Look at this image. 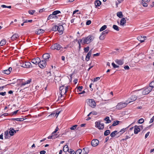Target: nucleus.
<instances>
[{
	"label": "nucleus",
	"mask_w": 154,
	"mask_h": 154,
	"mask_svg": "<svg viewBox=\"0 0 154 154\" xmlns=\"http://www.w3.org/2000/svg\"><path fill=\"white\" fill-rule=\"evenodd\" d=\"M94 38L93 35H89L86 37L82 38L81 39H79L78 41L79 47H80V43L82 44H88L92 41Z\"/></svg>",
	"instance_id": "nucleus-1"
},
{
	"label": "nucleus",
	"mask_w": 154,
	"mask_h": 154,
	"mask_svg": "<svg viewBox=\"0 0 154 154\" xmlns=\"http://www.w3.org/2000/svg\"><path fill=\"white\" fill-rule=\"evenodd\" d=\"M20 65L22 67L26 68H30L32 67L31 63L28 62L21 61L20 62Z\"/></svg>",
	"instance_id": "nucleus-2"
},
{
	"label": "nucleus",
	"mask_w": 154,
	"mask_h": 154,
	"mask_svg": "<svg viewBox=\"0 0 154 154\" xmlns=\"http://www.w3.org/2000/svg\"><path fill=\"white\" fill-rule=\"evenodd\" d=\"M68 87H64V86H61L60 88V96L59 97V98H61L63 95L65 94L67 91ZM61 99V98H60Z\"/></svg>",
	"instance_id": "nucleus-3"
},
{
	"label": "nucleus",
	"mask_w": 154,
	"mask_h": 154,
	"mask_svg": "<svg viewBox=\"0 0 154 154\" xmlns=\"http://www.w3.org/2000/svg\"><path fill=\"white\" fill-rule=\"evenodd\" d=\"M152 88L149 85V86L145 88L140 90H142V92L143 95H146L148 94L152 90Z\"/></svg>",
	"instance_id": "nucleus-4"
},
{
	"label": "nucleus",
	"mask_w": 154,
	"mask_h": 154,
	"mask_svg": "<svg viewBox=\"0 0 154 154\" xmlns=\"http://www.w3.org/2000/svg\"><path fill=\"white\" fill-rule=\"evenodd\" d=\"M87 104L91 107H94L96 105V103L94 100L88 99L86 100Z\"/></svg>",
	"instance_id": "nucleus-5"
},
{
	"label": "nucleus",
	"mask_w": 154,
	"mask_h": 154,
	"mask_svg": "<svg viewBox=\"0 0 154 154\" xmlns=\"http://www.w3.org/2000/svg\"><path fill=\"white\" fill-rule=\"evenodd\" d=\"M128 103L125 102V103L121 102L118 103L116 106V109L119 110L125 107Z\"/></svg>",
	"instance_id": "nucleus-6"
},
{
	"label": "nucleus",
	"mask_w": 154,
	"mask_h": 154,
	"mask_svg": "<svg viewBox=\"0 0 154 154\" xmlns=\"http://www.w3.org/2000/svg\"><path fill=\"white\" fill-rule=\"evenodd\" d=\"M46 62L45 60H43L41 61L40 59V62L38 63L39 67L42 69L45 67L46 65Z\"/></svg>",
	"instance_id": "nucleus-7"
},
{
	"label": "nucleus",
	"mask_w": 154,
	"mask_h": 154,
	"mask_svg": "<svg viewBox=\"0 0 154 154\" xmlns=\"http://www.w3.org/2000/svg\"><path fill=\"white\" fill-rule=\"evenodd\" d=\"M95 126L100 130H103L104 128V124L97 122H95Z\"/></svg>",
	"instance_id": "nucleus-8"
},
{
	"label": "nucleus",
	"mask_w": 154,
	"mask_h": 154,
	"mask_svg": "<svg viewBox=\"0 0 154 154\" xmlns=\"http://www.w3.org/2000/svg\"><path fill=\"white\" fill-rule=\"evenodd\" d=\"M61 47L60 45L57 43H55L52 45L51 48L52 50L56 49L59 50L61 48Z\"/></svg>",
	"instance_id": "nucleus-9"
},
{
	"label": "nucleus",
	"mask_w": 154,
	"mask_h": 154,
	"mask_svg": "<svg viewBox=\"0 0 154 154\" xmlns=\"http://www.w3.org/2000/svg\"><path fill=\"white\" fill-rule=\"evenodd\" d=\"M137 99V97L135 95H133L131 96L130 98H129L126 101V102L128 104L134 101L135 100Z\"/></svg>",
	"instance_id": "nucleus-10"
},
{
	"label": "nucleus",
	"mask_w": 154,
	"mask_h": 154,
	"mask_svg": "<svg viewBox=\"0 0 154 154\" xmlns=\"http://www.w3.org/2000/svg\"><path fill=\"white\" fill-rule=\"evenodd\" d=\"M99 141L97 139H93L91 141V145L94 147L97 146L99 144Z\"/></svg>",
	"instance_id": "nucleus-11"
},
{
	"label": "nucleus",
	"mask_w": 154,
	"mask_h": 154,
	"mask_svg": "<svg viewBox=\"0 0 154 154\" xmlns=\"http://www.w3.org/2000/svg\"><path fill=\"white\" fill-rule=\"evenodd\" d=\"M108 33V31L107 30H106L103 31L101 34L100 35L99 38L100 40H103L104 39L105 37L103 35H105L107 34Z\"/></svg>",
	"instance_id": "nucleus-12"
},
{
	"label": "nucleus",
	"mask_w": 154,
	"mask_h": 154,
	"mask_svg": "<svg viewBox=\"0 0 154 154\" xmlns=\"http://www.w3.org/2000/svg\"><path fill=\"white\" fill-rule=\"evenodd\" d=\"M40 62V58L38 57H37L36 58H34L32 60L31 62L36 65L38 64Z\"/></svg>",
	"instance_id": "nucleus-13"
},
{
	"label": "nucleus",
	"mask_w": 154,
	"mask_h": 154,
	"mask_svg": "<svg viewBox=\"0 0 154 154\" xmlns=\"http://www.w3.org/2000/svg\"><path fill=\"white\" fill-rule=\"evenodd\" d=\"M43 60H45L46 61H48V60L50 57V54L48 53H46L43 55L42 56Z\"/></svg>",
	"instance_id": "nucleus-14"
},
{
	"label": "nucleus",
	"mask_w": 154,
	"mask_h": 154,
	"mask_svg": "<svg viewBox=\"0 0 154 154\" xmlns=\"http://www.w3.org/2000/svg\"><path fill=\"white\" fill-rule=\"evenodd\" d=\"M58 30L57 31L61 34L63 33V31L64 30V28L63 26L62 25H60L58 26Z\"/></svg>",
	"instance_id": "nucleus-15"
},
{
	"label": "nucleus",
	"mask_w": 154,
	"mask_h": 154,
	"mask_svg": "<svg viewBox=\"0 0 154 154\" xmlns=\"http://www.w3.org/2000/svg\"><path fill=\"white\" fill-rule=\"evenodd\" d=\"M16 132V131L14 130L13 128H11L9 132L11 136H13L15 133Z\"/></svg>",
	"instance_id": "nucleus-16"
},
{
	"label": "nucleus",
	"mask_w": 154,
	"mask_h": 154,
	"mask_svg": "<svg viewBox=\"0 0 154 154\" xmlns=\"http://www.w3.org/2000/svg\"><path fill=\"white\" fill-rule=\"evenodd\" d=\"M44 32V30L41 29H38L35 31V33L38 35H40L43 33Z\"/></svg>",
	"instance_id": "nucleus-17"
},
{
	"label": "nucleus",
	"mask_w": 154,
	"mask_h": 154,
	"mask_svg": "<svg viewBox=\"0 0 154 154\" xmlns=\"http://www.w3.org/2000/svg\"><path fill=\"white\" fill-rule=\"evenodd\" d=\"M19 36V35L17 34H15L12 35L11 37V38L12 41H14Z\"/></svg>",
	"instance_id": "nucleus-18"
},
{
	"label": "nucleus",
	"mask_w": 154,
	"mask_h": 154,
	"mask_svg": "<svg viewBox=\"0 0 154 154\" xmlns=\"http://www.w3.org/2000/svg\"><path fill=\"white\" fill-rule=\"evenodd\" d=\"M140 131V129L139 126L135 125L134 126V133L135 134H137Z\"/></svg>",
	"instance_id": "nucleus-19"
},
{
	"label": "nucleus",
	"mask_w": 154,
	"mask_h": 154,
	"mask_svg": "<svg viewBox=\"0 0 154 154\" xmlns=\"http://www.w3.org/2000/svg\"><path fill=\"white\" fill-rule=\"evenodd\" d=\"M12 70V68L11 67H9L8 69L4 70L3 71V72L6 74H9L11 71Z\"/></svg>",
	"instance_id": "nucleus-20"
},
{
	"label": "nucleus",
	"mask_w": 154,
	"mask_h": 154,
	"mask_svg": "<svg viewBox=\"0 0 154 154\" xmlns=\"http://www.w3.org/2000/svg\"><path fill=\"white\" fill-rule=\"evenodd\" d=\"M60 112V111H57L56 112V114L55 112L51 114L50 115H49L48 117H50L51 116H57V117Z\"/></svg>",
	"instance_id": "nucleus-21"
},
{
	"label": "nucleus",
	"mask_w": 154,
	"mask_h": 154,
	"mask_svg": "<svg viewBox=\"0 0 154 154\" xmlns=\"http://www.w3.org/2000/svg\"><path fill=\"white\" fill-rule=\"evenodd\" d=\"M115 62L120 65H122L124 63V61L121 60L117 59L115 60Z\"/></svg>",
	"instance_id": "nucleus-22"
},
{
	"label": "nucleus",
	"mask_w": 154,
	"mask_h": 154,
	"mask_svg": "<svg viewBox=\"0 0 154 154\" xmlns=\"http://www.w3.org/2000/svg\"><path fill=\"white\" fill-rule=\"evenodd\" d=\"M126 20L125 18H122L120 20V25L121 26H123L126 23Z\"/></svg>",
	"instance_id": "nucleus-23"
},
{
	"label": "nucleus",
	"mask_w": 154,
	"mask_h": 154,
	"mask_svg": "<svg viewBox=\"0 0 154 154\" xmlns=\"http://www.w3.org/2000/svg\"><path fill=\"white\" fill-rule=\"evenodd\" d=\"M137 39L141 43L144 42L145 40V39H143V36L141 35L138 36L137 38Z\"/></svg>",
	"instance_id": "nucleus-24"
},
{
	"label": "nucleus",
	"mask_w": 154,
	"mask_h": 154,
	"mask_svg": "<svg viewBox=\"0 0 154 154\" xmlns=\"http://www.w3.org/2000/svg\"><path fill=\"white\" fill-rule=\"evenodd\" d=\"M82 151L83 152L84 151V153L85 154H87L89 152V149L88 147H85L83 148Z\"/></svg>",
	"instance_id": "nucleus-25"
},
{
	"label": "nucleus",
	"mask_w": 154,
	"mask_h": 154,
	"mask_svg": "<svg viewBox=\"0 0 154 154\" xmlns=\"http://www.w3.org/2000/svg\"><path fill=\"white\" fill-rule=\"evenodd\" d=\"M101 3V2L99 0H96L94 2L95 5L96 7L99 6Z\"/></svg>",
	"instance_id": "nucleus-26"
},
{
	"label": "nucleus",
	"mask_w": 154,
	"mask_h": 154,
	"mask_svg": "<svg viewBox=\"0 0 154 154\" xmlns=\"http://www.w3.org/2000/svg\"><path fill=\"white\" fill-rule=\"evenodd\" d=\"M91 55V53H88L87 54L86 57V60L87 61H88L90 58V57Z\"/></svg>",
	"instance_id": "nucleus-27"
},
{
	"label": "nucleus",
	"mask_w": 154,
	"mask_h": 154,
	"mask_svg": "<svg viewBox=\"0 0 154 154\" xmlns=\"http://www.w3.org/2000/svg\"><path fill=\"white\" fill-rule=\"evenodd\" d=\"M69 148L68 146L67 145H65L63 147V150L65 152H66L68 151Z\"/></svg>",
	"instance_id": "nucleus-28"
},
{
	"label": "nucleus",
	"mask_w": 154,
	"mask_h": 154,
	"mask_svg": "<svg viewBox=\"0 0 154 154\" xmlns=\"http://www.w3.org/2000/svg\"><path fill=\"white\" fill-rule=\"evenodd\" d=\"M6 41L4 39H3L0 42V46H2L6 44Z\"/></svg>",
	"instance_id": "nucleus-29"
},
{
	"label": "nucleus",
	"mask_w": 154,
	"mask_h": 154,
	"mask_svg": "<svg viewBox=\"0 0 154 154\" xmlns=\"http://www.w3.org/2000/svg\"><path fill=\"white\" fill-rule=\"evenodd\" d=\"M32 79H30L28 80H27L25 82L23 83L22 84V86H24L26 84H29L31 82Z\"/></svg>",
	"instance_id": "nucleus-30"
},
{
	"label": "nucleus",
	"mask_w": 154,
	"mask_h": 154,
	"mask_svg": "<svg viewBox=\"0 0 154 154\" xmlns=\"http://www.w3.org/2000/svg\"><path fill=\"white\" fill-rule=\"evenodd\" d=\"M117 16L119 18H122L123 16L121 11L118 12L117 13Z\"/></svg>",
	"instance_id": "nucleus-31"
},
{
	"label": "nucleus",
	"mask_w": 154,
	"mask_h": 154,
	"mask_svg": "<svg viewBox=\"0 0 154 154\" xmlns=\"http://www.w3.org/2000/svg\"><path fill=\"white\" fill-rule=\"evenodd\" d=\"M118 134L117 131H115L112 132L110 134V136L112 137H114L116 135V134Z\"/></svg>",
	"instance_id": "nucleus-32"
},
{
	"label": "nucleus",
	"mask_w": 154,
	"mask_h": 154,
	"mask_svg": "<svg viewBox=\"0 0 154 154\" xmlns=\"http://www.w3.org/2000/svg\"><path fill=\"white\" fill-rule=\"evenodd\" d=\"M104 120L106 121V123H109L111 122V121L109 120V117L107 116L104 119Z\"/></svg>",
	"instance_id": "nucleus-33"
},
{
	"label": "nucleus",
	"mask_w": 154,
	"mask_h": 154,
	"mask_svg": "<svg viewBox=\"0 0 154 154\" xmlns=\"http://www.w3.org/2000/svg\"><path fill=\"white\" fill-rule=\"evenodd\" d=\"M123 0H117L116 2V7H118L119 4L121 3Z\"/></svg>",
	"instance_id": "nucleus-34"
},
{
	"label": "nucleus",
	"mask_w": 154,
	"mask_h": 154,
	"mask_svg": "<svg viewBox=\"0 0 154 154\" xmlns=\"http://www.w3.org/2000/svg\"><path fill=\"white\" fill-rule=\"evenodd\" d=\"M12 119L14 120H16L17 121H22L25 119H24V118H19L16 119Z\"/></svg>",
	"instance_id": "nucleus-35"
},
{
	"label": "nucleus",
	"mask_w": 154,
	"mask_h": 154,
	"mask_svg": "<svg viewBox=\"0 0 154 154\" xmlns=\"http://www.w3.org/2000/svg\"><path fill=\"white\" fill-rule=\"evenodd\" d=\"M58 26L57 25H54L52 28V30L54 31H56L58 30Z\"/></svg>",
	"instance_id": "nucleus-36"
},
{
	"label": "nucleus",
	"mask_w": 154,
	"mask_h": 154,
	"mask_svg": "<svg viewBox=\"0 0 154 154\" xmlns=\"http://www.w3.org/2000/svg\"><path fill=\"white\" fill-rule=\"evenodd\" d=\"M107 28V26L106 25L103 26L100 29V31L101 32L105 30Z\"/></svg>",
	"instance_id": "nucleus-37"
},
{
	"label": "nucleus",
	"mask_w": 154,
	"mask_h": 154,
	"mask_svg": "<svg viewBox=\"0 0 154 154\" xmlns=\"http://www.w3.org/2000/svg\"><path fill=\"white\" fill-rule=\"evenodd\" d=\"M125 129L123 128L120 131L118 132V134L121 135L123 134L125 131Z\"/></svg>",
	"instance_id": "nucleus-38"
},
{
	"label": "nucleus",
	"mask_w": 154,
	"mask_h": 154,
	"mask_svg": "<svg viewBox=\"0 0 154 154\" xmlns=\"http://www.w3.org/2000/svg\"><path fill=\"white\" fill-rule=\"evenodd\" d=\"M110 132L109 130H106L104 133V135L106 136H107L110 133Z\"/></svg>",
	"instance_id": "nucleus-39"
},
{
	"label": "nucleus",
	"mask_w": 154,
	"mask_h": 154,
	"mask_svg": "<svg viewBox=\"0 0 154 154\" xmlns=\"http://www.w3.org/2000/svg\"><path fill=\"white\" fill-rule=\"evenodd\" d=\"M113 28L114 29L117 31H119V30L118 26L116 25H113Z\"/></svg>",
	"instance_id": "nucleus-40"
},
{
	"label": "nucleus",
	"mask_w": 154,
	"mask_h": 154,
	"mask_svg": "<svg viewBox=\"0 0 154 154\" xmlns=\"http://www.w3.org/2000/svg\"><path fill=\"white\" fill-rule=\"evenodd\" d=\"M60 13V12L59 11H54L53 13L52 14L54 15V16L55 15Z\"/></svg>",
	"instance_id": "nucleus-41"
},
{
	"label": "nucleus",
	"mask_w": 154,
	"mask_h": 154,
	"mask_svg": "<svg viewBox=\"0 0 154 154\" xmlns=\"http://www.w3.org/2000/svg\"><path fill=\"white\" fill-rule=\"evenodd\" d=\"M119 122V121H114L113 122V123L112 124V126H115L117 125H118Z\"/></svg>",
	"instance_id": "nucleus-42"
},
{
	"label": "nucleus",
	"mask_w": 154,
	"mask_h": 154,
	"mask_svg": "<svg viewBox=\"0 0 154 154\" xmlns=\"http://www.w3.org/2000/svg\"><path fill=\"white\" fill-rule=\"evenodd\" d=\"M82 150L81 149H79L75 152V154H80L82 152Z\"/></svg>",
	"instance_id": "nucleus-43"
},
{
	"label": "nucleus",
	"mask_w": 154,
	"mask_h": 154,
	"mask_svg": "<svg viewBox=\"0 0 154 154\" xmlns=\"http://www.w3.org/2000/svg\"><path fill=\"white\" fill-rule=\"evenodd\" d=\"M54 16L52 14H50V15L48 16V17L47 19L48 20H49L51 18H54Z\"/></svg>",
	"instance_id": "nucleus-44"
},
{
	"label": "nucleus",
	"mask_w": 154,
	"mask_h": 154,
	"mask_svg": "<svg viewBox=\"0 0 154 154\" xmlns=\"http://www.w3.org/2000/svg\"><path fill=\"white\" fill-rule=\"evenodd\" d=\"M89 47L88 46L86 48H84V50L85 52L86 53H87L89 51Z\"/></svg>",
	"instance_id": "nucleus-45"
},
{
	"label": "nucleus",
	"mask_w": 154,
	"mask_h": 154,
	"mask_svg": "<svg viewBox=\"0 0 154 154\" xmlns=\"http://www.w3.org/2000/svg\"><path fill=\"white\" fill-rule=\"evenodd\" d=\"M140 3L144 7H146L147 6V3L145 2H141Z\"/></svg>",
	"instance_id": "nucleus-46"
},
{
	"label": "nucleus",
	"mask_w": 154,
	"mask_h": 154,
	"mask_svg": "<svg viewBox=\"0 0 154 154\" xmlns=\"http://www.w3.org/2000/svg\"><path fill=\"white\" fill-rule=\"evenodd\" d=\"M77 126V125H73V126L71 127L70 128V129L72 130H74L76 128Z\"/></svg>",
	"instance_id": "nucleus-47"
},
{
	"label": "nucleus",
	"mask_w": 154,
	"mask_h": 154,
	"mask_svg": "<svg viewBox=\"0 0 154 154\" xmlns=\"http://www.w3.org/2000/svg\"><path fill=\"white\" fill-rule=\"evenodd\" d=\"M58 130H59V128H58V126H57V127L56 128V129H55V131H53V132L52 133V134H55V133H56V132H57V131Z\"/></svg>",
	"instance_id": "nucleus-48"
},
{
	"label": "nucleus",
	"mask_w": 154,
	"mask_h": 154,
	"mask_svg": "<svg viewBox=\"0 0 154 154\" xmlns=\"http://www.w3.org/2000/svg\"><path fill=\"white\" fill-rule=\"evenodd\" d=\"M144 122V120L143 119H140L138 121V122L139 123H142Z\"/></svg>",
	"instance_id": "nucleus-49"
},
{
	"label": "nucleus",
	"mask_w": 154,
	"mask_h": 154,
	"mask_svg": "<svg viewBox=\"0 0 154 154\" xmlns=\"http://www.w3.org/2000/svg\"><path fill=\"white\" fill-rule=\"evenodd\" d=\"M112 65L114 68H116L119 67V66L115 64L114 63H112Z\"/></svg>",
	"instance_id": "nucleus-50"
},
{
	"label": "nucleus",
	"mask_w": 154,
	"mask_h": 154,
	"mask_svg": "<svg viewBox=\"0 0 154 154\" xmlns=\"http://www.w3.org/2000/svg\"><path fill=\"white\" fill-rule=\"evenodd\" d=\"M35 12V10H31V11H29V13L31 15H33V14Z\"/></svg>",
	"instance_id": "nucleus-51"
},
{
	"label": "nucleus",
	"mask_w": 154,
	"mask_h": 154,
	"mask_svg": "<svg viewBox=\"0 0 154 154\" xmlns=\"http://www.w3.org/2000/svg\"><path fill=\"white\" fill-rule=\"evenodd\" d=\"M9 133L8 131H6L5 132L4 134L5 136V138H7L6 136H7L8 135Z\"/></svg>",
	"instance_id": "nucleus-52"
},
{
	"label": "nucleus",
	"mask_w": 154,
	"mask_h": 154,
	"mask_svg": "<svg viewBox=\"0 0 154 154\" xmlns=\"http://www.w3.org/2000/svg\"><path fill=\"white\" fill-rule=\"evenodd\" d=\"M149 85L152 87V88H154V81L151 82L150 83Z\"/></svg>",
	"instance_id": "nucleus-53"
},
{
	"label": "nucleus",
	"mask_w": 154,
	"mask_h": 154,
	"mask_svg": "<svg viewBox=\"0 0 154 154\" xmlns=\"http://www.w3.org/2000/svg\"><path fill=\"white\" fill-rule=\"evenodd\" d=\"M82 88L83 87L82 86H79L77 88V90H78L79 91H81Z\"/></svg>",
	"instance_id": "nucleus-54"
},
{
	"label": "nucleus",
	"mask_w": 154,
	"mask_h": 154,
	"mask_svg": "<svg viewBox=\"0 0 154 154\" xmlns=\"http://www.w3.org/2000/svg\"><path fill=\"white\" fill-rule=\"evenodd\" d=\"M154 121V116L150 119V120L149 122V123H151L153 122Z\"/></svg>",
	"instance_id": "nucleus-55"
},
{
	"label": "nucleus",
	"mask_w": 154,
	"mask_h": 154,
	"mask_svg": "<svg viewBox=\"0 0 154 154\" xmlns=\"http://www.w3.org/2000/svg\"><path fill=\"white\" fill-rule=\"evenodd\" d=\"M91 23V21L90 20H88L86 22V24L87 25H89Z\"/></svg>",
	"instance_id": "nucleus-56"
},
{
	"label": "nucleus",
	"mask_w": 154,
	"mask_h": 154,
	"mask_svg": "<svg viewBox=\"0 0 154 154\" xmlns=\"http://www.w3.org/2000/svg\"><path fill=\"white\" fill-rule=\"evenodd\" d=\"M69 152L70 153V154H74L75 152L73 150L70 149V151H69Z\"/></svg>",
	"instance_id": "nucleus-57"
},
{
	"label": "nucleus",
	"mask_w": 154,
	"mask_h": 154,
	"mask_svg": "<svg viewBox=\"0 0 154 154\" xmlns=\"http://www.w3.org/2000/svg\"><path fill=\"white\" fill-rule=\"evenodd\" d=\"M100 79V78L99 77H97L94 79V82H96L97 80H99Z\"/></svg>",
	"instance_id": "nucleus-58"
},
{
	"label": "nucleus",
	"mask_w": 154,
	"mask_h": 154,
	"mask_svg": "<svg viewBox=\"0 0 154 154\" xmlns=\"http://www.w3.org/2000/svg\"><path fill=\"white\" fill-rule=\"evenodd\" d=\"M6 93L5 92H0V95L4 96L5 95Z\"/></svg>",
	"instance_id": "nucleus-59"
},
{
	"label": "nucleus",
	"mask_w": 154,
	"mask_h": 154,
	"mask_svg": "<svg viewBox=\"0 0 154 154\" xmlns=\"http://www.w3.org/2000/svg\"><path fill=\"white\" fill-rule=\"evenodd\" d=\"M52 136H53V138L52 139H55V138H56L57 137V134H52Z\"/></svg>",
	"instance_id": "nucleus-60"
},
{
	"label": "nucleus",
	"mask_w": 154,
	"mask_h": 154,
	"mask_svg": "<svg viewBox=\"0 0 154 154\" xmlns=\"http://www.w3.org/2000/svg\"><path fill=\"white\" fill-rule=\"evenodd\" d=\"M124 68L125 69L128 70L129 69V67L128 66H125L124 67Z\"/></svg>",
	"instance_id": "nucleus-61"
},
{
	"label": "nucleus",
	"mask_w": 154,
	"mask_h": 154,
	"mask_svg": "<svg viewBox=\"0 0 154 154\" xmlns=\"http://www.w3.org/2000/svg\"><path fill=\"white\" fill-rule=\"evenodd\" d=\"M150 133L149 132H148L145 135V138H147L149 136V134Z\"/></svg>",
	"instance_id": "nucleus-62"
},
{
	"label": "nucleus",
	"mask_w": 154,
	"mask_h": 154,
	"mask_svg": "<svg viewBox=\"0 0 154 154\" xmlns=\"http://www.w3.org/2000/svg\"><path fill=\"white\" fill-rule=\"evenodd\" d=\"M130 137H129V136L127 135L125 137V139H123L122 140H126L127 139H128V138H129Z\"/></svg>",
	"instance_id": "nucleus-63"
},
{
	"label": "nucleus",
	"mask_w": 154,
	"mask_h": 154,
	"mask_svg": "<svg viewBox=\"0 0 154 154\" xmlns=\"http://www.w3.org/2000/svg\"><path fill=\"white\" fill-rule=\"evenodd\" d=\"M46 153V151L44 150L41 151L40 152V154H45Z\"/></svg>",
	"instance_id": "nucleus-64"
}]
</instances>
